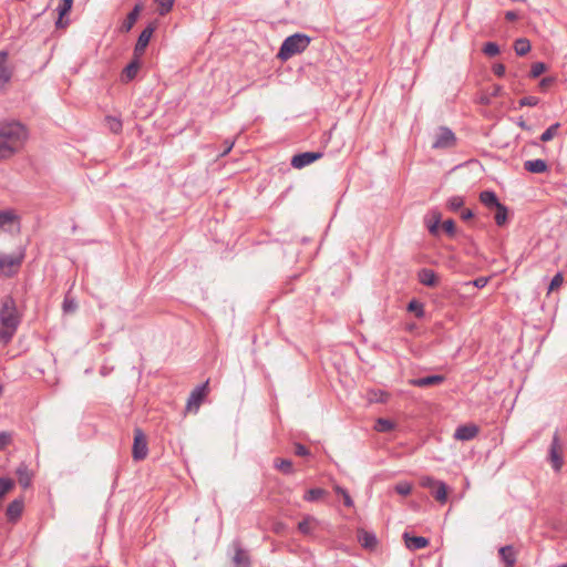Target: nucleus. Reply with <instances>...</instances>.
I'll list each match as a JSON object with an SVG mask.
<instances>
[{
    "label": "nucleus",
    "instance_id": "27",
    "mask_svg": "<svg viewBox=\"0 0 567 567\" xmlns=\"http://www.w3.org/2000/svg\"><path fill=\"white\" fill-rule=\"evenodd\" d=\"M514 50L517 55L523 56L530 51V43L525 38H519L514 43Z\"/></svg>",
    "mask_w": 567,
    "mask_h": 567
},
{
    "label": "nucleus",
    "instance_id": "59",
    "mask_svg": "<svg viewBox=\"0 0 567 567\" xmlns=\"http://www.w3.org/2000/svg\"><path fill=\"white\" fill-rule=\"evenodd\" d=\"M502 90H503V89H502V86H499V85H495V86H494V89H493L492 95H493V96H498V95H501Z\"/></svg>",
    "mask_w": 567,
    "mask_h": 567
},
{
    "label": "nucleus",
    "instance_id": "48",
    "mask_svg": "<svg viewBox=\"0 0 567 567\" xmlns=\"http://www.w3.org/2000/svg\"><path fill=\"white\" fill-rule=\"evenodd\" d=\"M440 481L434 480L431 476H424L421 478V485L425 488L433 489Z\"/></svg>",
    "mask_w": 567,
    "mask_h": 567
},
{
    "label": "nucleus",
    "instance_id": "56",
    "mask_svg": "<svg viewBox=\"0 0 567 567\" xmlns=\"http://www.w3.org/2000/svg\"><path fill=\"white\" fill-rule=\"evenodd\" d=\"M234 144H235L234 141L226 140L225 141V150L223 151L221 156H225L226 154H228L231 151Z\"/></svg>",
    "mask_w": 567,
    "mask_h": 567
},
{
    "label": "nucleus",
    "instance_id": "37",
    "mask_svg": "<svg viewBox=\"0 0 567 567\" xmlns=\"http://www.w3.org/2000/svg\"><path fill=\"white\" fill-rule=\"evenodd\" d=\"M13 441L12 432L2 431L0 432V451H3Z\"/></svg>",
    "mask_w": 567,
    "mask_h": 567
},
{
    "label": "nucleus",
    "instance_id": "7",
    "mask_svg": "<svg viewBox=\"0 0 567 567\" xmlns=\"http://www.w3.org/2000/svg\"><path fill=\"white\" fill-rule=\"evenodd\" d=\"M207 392H208V380L205 383H203L202 385L196 386L192 391V393L187 400V405H186L187 410L190 412H197L204 398L206 396Z\"/></svg>",
    "mask_w": 567,
    "mask_h": 567
},
{
    "label": "nucleus",
    "instance_id": "8",
    "mask_svg": "<svg viewBox=\"0 0 567 567\" xmlns=\"http://www.w3.org/2000/svg\"><path fill=\"white\" fill-rule=\"evenodd\" d=\"M549 461L555 471H560L563 467V447L560 444V440L558 433L554 434L550 447H549Z\"/></svg>",
    "mask_w": 567,
    "mask_h": 567
},
{
    "label": "nucleus",
    "instance_id": "26",
    "mask_svg": "<svg viewBox=\"0 0 567 567\" xmlns=\"http://www.w3.org/2000/svg\"><path fill=\"white\" fill-rule=\"evenodd\" d=\"M16 218L12 210H0V231L4 230L7 226H11Z\"/></svg>",
    "mask_w": 567,
    "mask_h": 567
},
{
    "label": "nucleus",
    "instance_id": "4",
    "mask_svg": "<svg viewBox=\"0 0 567 567\" xmlns=\"http://www.w3.org/2000/svg\"><path fill=\"white\" fill-rule=\"evenodd\" d=\"M24 258V251L21 249L12 255L0 254V271L7 276H11L16 268L20 267Z\"/></svg>",
    "mask_w": 567,
    "mask_h": 567
},
{
    "label": "nucleus",
    "instance_id": "41",
    "mask_svg": "<svg viewBox=\"0 0 567 567\" xmlns=\"http://www.w3.org/2000/svg\"><path fill=\"white\" fill-rule=\"evenodd\" d=\"M546 64L543 63V62H535L533 65H532V69H530V76L533 79H536L538 78L539 75H542L545 71H546Z\"/></svg>",
    "mask_w": 567,
    "mask_h": 567
},
{
    "label": "nucleus",
    "instance_id": "29",
    "mask_svg": "<svg viewBox=\"0 0 567 567\" xmlns=\"http://www.w3.org/2000/svg\"><path fill=\"white\" fill-rule=\"evenodd\" d=\"M18 477H19V483L23 486V487H28L30 485V475H29V471H28V467L27 465L24 464H21L17 471H16Z\"/></svg>",
    "mask_w": 567,
    "mask_h": 567
},
{
    "label": "nucleus",
    "instance_id": "39",
    "mask_svg": "<svg viewBox=\"0 0 567 567\" xmlns=\"http://www.w3.org/2000/svg\"><path fill=\"white\" fill-rule=\"evenodd\" d=\"M408 310L414 312L417 318H422L424 316L423 305L416 300L410 301Z\"/></svg>",
    "mask_w": 567,
    "mask_h": 567
},
{
    "label": "nucleus",
    "instance_id": "3",
    "mask_svg": "<svg viewBox=\"0 0 567 567\" xmlns=\"http://www.w3.org/2000/svg\"><path fill=\"white\" fill-rule=\"evenodd\" d=\"M310 44V38L306 34L296 33L285 39L282 42L278 58L288 60L292 55L303 52Z\"/></svg>",
    "mask_w": 567,
    "mask_h": 567
},
{
    "label": "nucleus",
    "instance_id": "2",
    "mask_svg": "<svg viewBox=\"0 0 567 567\" xmlns=\"http://www.w3.org/2000/svg\"><path fill=\"white\" fill-rule=\"evenodd\" d=\"M20 324L16 301L7 296L0 305V344L7 346L14 337Z\"/></svg>",
    "mask_w": 567,
    "mask_h": 567
},
{
    "label": "nucleus",
    "instance_id": "35",
    "mask_svg": "<svg viewBox=\"0 0 567 567\" xmlns=\"http://www.w3.org/2000/svg\"><path fill=\"white\" fill-rule=\"evenodd\" d=\"M560 124L559 123H555L553 125H550L542 135H540V141L542 142H549L550 140H553L556 135H557V132H558V128H559Z\"/></svg>",
    "mask_w": 567,
    "mask_h": 567
},
{
    "label": "nucleus",
    "instance_id": "9",
    "mask_svg": "<svg viewBox=\"0 0 567 567\" xmlns=\"http://www.w3.org/2000/svg\"><path fill=\"white\" fill-rule=\"evenodd\" d=\"M455 135L447 127H440L432 144L433 148H450L455 144Z\"/></svg>",
    "mask_w": 567,
    "mask_h": 567
},
{
    "label": "nucleus",
    "instance_id": "45",
    "mask_svg": "<svg viewBox=\"0 0 567 567\" xmlns=\"http://www.w3.org/2000/svg\"><path fill=\"white\" fill-rule=\"evenodd\" d=\"M388 399H389V394L383 391L371 392L370 396H369V400L372 402H386Z\"/></svg>",
    "mask_w": 567,
    "mask_h": 567
},
{
    "label": "nucleus",
    "instance_id": "19",
    "mask_svg": "<svg viewBox=\"0 0 567 567\" xmlns=\"http://www.w3.org/2000/svg\"><path fill=\"white\" fill-rule=\"evenodd\" d=\"M499 556L502 560L505 563L506 567H514L516 563V553L513 546L507 545L499 548Z\"/></svg>",
    "mask_w": 567,
    "mask_h": 567
},
{
    "label": "nucleus",
    "instance_id": "57",
    "mask_svg": "<svg viewBox=\"0 0 567 567\" xmlns=\"http://www.w3.org/2000/svg\"><path fill=\"white\" fill-rule=\"evenodd\" d=\"M553 82V79L551 78H544L540 83H539V86L544 90L546 89L547 86H549Z\"/></svg>",
    "mask_w": 567,
    "mask_h": 567
},
{
    "label": "nucleus",
    "instance_id": "49",
    "mask_svg": "<svg viewBox=\"0 0 567 567\" xmlns=\"http://www.w3.org/2000/svg\"><path fill=\"white\" fill-rule=\"evenodd\" d=\"M563 281H564L563 275L560 272L556 274L550 281L549 291H553V290L559 288L563 285Z\"/></svg>",
    "mask_w": 567,
    "mask_h": 567
},
{
    "label": "nucleus",
    "instance_id": "46",
    "mask_svg": "<svg viewBox=\"0 0 567 567\" xmlns=\"http://www.w3.org/2000/svg\"><path fill=\"white\" fill-rule=\"evenodd\" d=\"M539 103V99L536 96H525L519 100V106H536Z\"/></svg>",
    "mask_w": 567,
    "mask_h": 567
},
{
    "label": "nucleus",
    "instance_id": "11",
    "mask_svg": "<svg viewBox=\"0 0 567 567\" xmlns=\"http://www.w3.org/2000/svg\"><path fill=\"white\" fill-rule=\"evenodd\" d=\"M155 31V27L153 25H147L140 34L138 39H137V42H136V45L134 48V54L136 56L141 55L144 53L146 47L150 43V40L153 35Z\"/></svg>",
    "mask_w": 567,
    "mask_h": 567
},
{
    "label": "nucleus",
    "instance_id": "28",
    "mask_svg": "<svg viewBox=\"0 0 567 567\" xmlns=\"http://www.w3.org/2000/svg\"><path fill=\"white\" fill-rule=\"evenodd\" d=\"M233 560L237 567H248L249 566L248 554L241 548H237Z\"/></svg>",
    "mask_w": 567,
    "mask_h": 567
},
{
    "label": "nucleus",
    "instance_id": "25",
    "mask_svg": "<svg viewBox=\"0 0 567 567\" xmlns=\"http://www.w3.org/2000/svg\"><path fill=\"white\" fill-rule=\"evenodd\" d=\"M434 498L440 503H445L447 499V486L443 482H439L436 486L431 491Z\"/></svg>",
    "mask_w": 567,
    "mask_h": 567
},
{
    "label": "nucleus",
    "instance_id": "36",
    "mask_svg": "<svg viewBox=\"0 0 567 567\" xmlns=\"http://www.w3.org/2000/svg\"><path fill=\"white\" fill-rule=\"evenodd\" d=\"M464 199L462 196H452L447 199L446 206L452 212H457L462 208Z\"/></svg>",
    "mask_w": 567,
    "mask_h": 567
},
{
    "label": "nucleus",
    "instance_id": "51",
    "mask_svg": "<svg viewBox=\"0 0 567 567\" xmlns=\"http://www.w3.org/2000/svg\"><path fill=\"white\" fill-rule=\"evenodd\" d=\"M443 229L450 235L453 236L455 234V223L452 219H447L442 225Z\"/></svg>",
    "mask_w": 567,
    "mask_h": 567
},
{
    "label": "nucleus",
    "instance_id": "24",
    "mask_svg": "<svg viewBox=\"0 0 567 567\" xmlns=\"http://www.w3.org/2000/svg\"><path fill=\"white\" fill-rule=\"evenodd\" d=\"M480 200L488 208H496L501 205L494 192L484 190L480 194Z\"/></svg>",
    "mask_w": 567,
    "mask_h": 567
},
{
    "label": "nucleus",
    "instance_id": "13",
    "mask_svg": "<svg viewBox=\"0 0 567 567\" xmlns=\"http://www.w3.org/2000/svg\"><path fill=\"white\" fill-rule=\"evenodd\" d=\"M442 215L437 209H432L424 218V223L431 235L437 236L440 230Z\"/></svg>",
    "mask_w": 567,
    "mask_h": 567
},
{
    "label": "nucleus",
    "instance_id": "20",
    "mask_svg": "<svg viewBox=\"0 0 567 567\" xmlns=\"http://www.w3.org/2000/svg\"><path fill=\"white\" fill-rule=\"evenodd\" d=\"M358 540L362 547L368 549H373L377 545V537L374 534L363 529L358 532Z\"/></svg>",
    "mask_w": 567,
    "mask_h": 567
},
{
    "label": "nucleus",
    "instance_id": "53",
    "mask_svg": "<svg viewBox=\"0 0 567 567\" xmlns=\"http://www.w3.org/2000/svg\"><path fill=\"white\" fill-rule=\"evenodd\" d=\"M505 71H506L505 65H504V64H502V63L495 64V65L493 66V72H494V74H495V75H497V76H499V78H502V76H504V75H505Z\"/></svg>",
    "mask_w": 567,
    "mask_h": 567
},
{
    "label": "nucleus",
    "instance_id": "58",
    "mask_svg": "<svg viewBox=\"0 0 567 567\" xmlns=\"http://www.w3.org/2000/svg\"><path fill=\"white\" fill-rule=\"evenodd\" d=\"M505 17L507 20H511V21L517 19V14L514 11L506 12Z\"/></svg>",
    "mask_w": 567,
    "mask_h": 567
},
{
    "label": "nucleus",
    "instance_id": "31",
    "mask_svg": "<svg viewBox=\"0 0 567 567\" xmlns=\"http://www.w3.org/2000/svg\"><path fill=\"white\" fill-rule=\"evenodd\" d=\"M394 429V423L388 419H378L374 425V430L381 433L390 432Z\"/></svg>",
    "mask_w": 567,
    "mask_h": 567
},
{
    "label": "nucleus",
    "instance_id": "50",
    "mask_svg": "<svg viewBox=\"0 0 567 567\" xmlns=\"http://www.w3.org/2000/svg\"><path fill=\"white\" fill-rule=\"evenodd\" d=\"M78 305L73 299H69L68 297L63 301V310L65 312H73L75 311Z\"/></svg>",
    "mask_w": 567,
    "mask_h": 567
},
{
    "label": "nucleus",
    "instance_id": "15",
    "mask_svg": "<svg viewBox=\"0 0 567 567\" xmlns=\"http://www.w3.org/2000/svg\"><path fill=\"white\" fill-rule=\"evenodd\" d=\"M403 538L405 546L410 550L422 549L429 545V539L422 536H411L409 533H404Z\"/></svg>",
    "mask_w": 567,
    "mask_h": 567
},
{
    "label": "nucleus",
    "instance_id": "1",
    "mask_svg": "<svg viewBox=\"0 0 567 567\" xmlns=\"http://www.w3.org/2000/svg\"><path fill=\"white\" fill-rule=\"evenodd\" d=\"M27 137V128L21 123H0V161L16 154L23 146Z\"/></svg>",
    "mask_w": 567,
    "mask_h": 567
},
{
    "label": "nucleus",
    "instance_id": "10",
    "mask_svg": "<svg viewBox=\"0 0 567 567\" xmlns=\"http://www.w3.org/2000/svg\"><path fill=\"white\" fill-rule=\"evenodd\" d=\"M322 156L320 152H305L295 155L291 158V166L295 168H303Z\"/></svg>",
    "mask_w": 567,
    "mask_h": 567
},
{
    "label": "nucleus",
    "instance_id": "6",
    "mask_svg": "<svg viewBox=\"0 0 567 567\" xmlns=\"http://www.w3.org/2000/svg\"><path fill=\"white\" fill-rule=\"evenodd\" d=\"M14 69L9 64V53L0 51V92L6 89L12 79Z\"/></svg>",
    "mask_w": 567,
    "mask_h": 567
},
{
    "label": "nucleus",
    "instance_id": "5",
    "mask_svg": "<svg viewBox=\"0 0 567 567\" xmlns=\"http://www.w3.org/2000/svg\"><path fill=\"white\" fill-rule=\"evenodd\" d=\"M147 454L148 446L146 436L141 429H135L132 456L135 461H142L147 456Z\"/></svg>",
    "mask_w": 567,
    "mask_h": 567
},
{
    "label": "nucleus",
    "instance_id": "12",
    "mask_svg": "<svg viewBox=\"0 0 567 567\" xmlns=\"http://www.w3.org/2000/svg\"><path fill=\"white\" fill-rule=\"evenodd\" d=\"M478 426L475 424L460 425L454 432V439L457 441H470L478 434Z\"/></svg>",
    "mask_w": 567,
    "mask_h": 567
},
{
    "label": "nucleus",
    "instance_id": "21",
    "mask_svg": "<svg viewBox=\"0 0 567 567\" xmlns=\"http://www.w3.org/2000/svg\"><path fill=\"white\" fill-rule=\"evenodd\" d=\"M524 167L529 173L540 174L545 173L548 168L547 163L544 159H532L526 161Z\"/></svg>",
    "mask_w": 567,
    "mask_h": 567
},
{
    "label": "nucleus",
    "instance_id": "14",
    "mask_svg": "<svg viewBox=\"0 0 567 567\" xmlns=\"http://www.w3.org/2000/svg\"><path fill=\"white\" fill-rule=\"evenodd\" d=\"M444 381L443 375H427L423 378L412 379L409 381L411 385L419 386V388H426L432 385L441 384Z\"/></svg>",
    "mask_w": 567,
    "mask_h": 567
},
{
    "label": "nucleus",
    "instance_id": "30",
    "mask_svg": "<svg viewBox=\"0 0 567 567\" xmlns=\"http://www.w3.org/2000/svg\"><path fill=\"white\" fill-rule=\"evenodd\" d=\"M327 492L322 488H310L306 492L303 499L307 502H317L322 498Z\"/></svg>",
    "mask_w": 567,
    "mask_h": 567
},
{
    "label": "nucleus",
    "instance_id": "43",
    "mask_svg": "<svg viewBox=\"0 0 567 567\" xmlns=\"http://www.w3.org/2000/svg\"><path fill=\"white\" fill-rule=\"evenodd\" d=\"M395 492L400 495H409L412 491V485L408 482H400L394 487Z\"/></svg>",
    "mask_w": 567,
    "mask_h": 567
},
{
    "label": "nucleus",
    "instance_id": "18",
    "mask_svg": "<svg viewBox=\"0 0 567 567\" xmlns=\"http://www.w3.org/2000/svg\"><path fill=\"white\" fill-rule=\"evenodd\" d=\"M141 10H142V6L141 4H135V7L126 16L125 20L123 21V23H122V25L120 28L122 32H128L133 28V25L137 21V18H138V16L141 13Z\"/></svg>",
    "mask_w": 567,
    "mask_h": 567
},
{
    "label": "nucleus",
    "instance_id": "52",
    "mask_svg": "<svg viewBox=\"0 0 567 567\" xmlns=\"http://www.w3.org/2000/svg\"><path fill=\"white\" fill-rule=\"evenodd\" d=\"M295 453L298 455V456H307L309 455V450L300 444V443H296L295 444Z\"/></svg>",
    "mask_w": 567,
    "mask_h": 567
},
{
    "label": "nucleus",
    "instance_id": "17",
    "mask_svg": "<svg viewBox=\"0 0 567 567\" xmlns=\"http://www.w3.org/2000/svg\"><path fill=\"white\" fill-rule=\"evenodd\" d=\"M22 511L23 501L14 499L8 505L6 515L10 522H17L20 518Z\"/></svg>",
    "mask_w": 567,
    "mask_h": 567
},
{
    "label": "nucleus",
    "instance_id": "60",
    "mask_svg": "<svg viewBox=\"0 0 567 567\" xmlns=\"http://www.w3.org/2000/svg\"><path fill=\"white\" fill-rule=\"evenodd\" d=\"M517 124H518V126H519V127H522V128H524V130H527V128H528L527 124H526V123H525V121H524V120H522V118L518 121V123H517Z\"/></svg>",
    "mask_w": 567,
    "mask_h": 567
},
{
    "label": "nucleus",
    "instance_id": "38",
    "mask_svg": "<svg viewBox=\"0 0 567 567\" xmlns=\"http://www.w3.org/2000/svg\"><path fill=\"white\" fill-rule=\"evenodd\" d=\"M14 483L10 478L0 477V499L13 487Z\"/></svg>",
    "mask_w": 567,
    "mask_h": 567
},
{
    "label": "nucleus",
    "instance_id": "61",
    "mask_svg": "<svg viewBox=\"0 0 567 567\" xmlns=\"http://www.w3.org/2000/svg\"><path fill=\"white\" fill-rule=\"evenodd\" d=\"M483 102L489 103V100L488 99H483Z\"/></svg>",
    "mask_w": 567,
    "mask_h": 567
},
{
    "label": "nucleus",
    "instance_id": "32",
    "mask_svg": "<svg viewBox=\"0 0 567 567\" xmlns=\"http://www.w3.org/2000/svg\"><path fill=\"white\" fill-rule=\"evenodd\" d=\"M105 124L112 133H120L122 131V121L115 116H106Z\"/></svg>",
    "mask_w": 567,
    "mask_h": 567
},
{
    "label": "nucleus",
    "instance_id": "44",
    "mask_svg": "<svg viewBox=\"0 0 567 567\" xmlns=\"http://www.w3.org/2000/svg\"><path fill=\"white\" fill-rule=\"evenodd\" d=\"M174 1L175 0H156L159 7V14L164 16L167 13L172 9Z\"/></svg>",
    "mask_w": 567,
    "mask_h": 567
},
{
    "label": "nucleus",
    "instance_id": "23",
    "mask_svg": "<svg viewBox=\"0 0 567 567\" xmlns=\"http://www.w3.org/2000/svg\"><path fill=\"white\" fill-rule=\"evenodd\" d=\"M138 69H140L138 61H136V60L132 61L123 70L122 75H121V80L123 82L132 81L136 76V74L138 72Z\"/></svg>",
    "mask_w": 567,
    "mask_h": 567
},
{
    "label": "nucleus",
    "instance_id": "40",
    "mask_svg": "<svg viewBox=\"0 0 567 567\" xmlns=\"http://www.w3.org/2000/svg\"><path fill=\"white\" fill-rule=\"evenodd\" d=\"M334 491L336 493L340 494L343 498V503L347 507H352L353 506V501L351 498V496L349 495V493L341 486L339 485H336L334 486Z\"/></svg>",
    "mask_w": 567,
    "mask_h": 567
},
{
    "label": "nucleus",
    "instance_id": "47",
    "mask_svg": "<svg viewBox=\"0 0 567 567\" xmlns=\"http://www.w3.org/2000/svg\"><path fill=\"white\" fill-rule=\"evenodd\" d=\"M72 3L73 0H63V2L59 6L60 20L71 10Z\"/></svg>",
    "mask_w": 567,
    "mask_h": 567
},
{
    "label": "nucleus",
    "instance_id": "33",
    "mask_svg": "<svg viewBox=\"0 0 567 567\" xmlns=\"http://www.w3.org/2000/svg\"><path fill=\"white\" fill-rule=\"evenodd\" d=\"M275 467L282 472L284 474L293 473V466L291 461L285 458H278L275 461Z\"/></svg>",
    "mask_w": 567,
    "mask_h": 567
},
{
    "label": "nucleus",
    "instance_id": "54",
    "mask_svg": "<svg viewBox=\"0 0 567 567\" xmlns=\"http://www.w3.org/2000/svg\"><path fill=\"white\" fill-rule=\"evenodd\" d=\"M488 279L486 277H478L473 281V285L477 288H483L486 286Z\"/></svg>",
    "mask_w": 567,
    "mask_h": 567
},
{
    "label": "nucleus",
    "instance_id": "62",
    "mask_svg": "<svg viewBox=\"0 0 567 567\" xmlns=\"http://www.w3.org/2000/svg\"><path fill=\"white\" fill-rule=\"evenodd\" d=\"M558 567H567V565L565 564V565H560V566H558Z\"/></svg>",
    "mask_w": 567,
    "mask_h": 567
},
{
    "label": "nucleus",
    "instance_id": "55",
    "mask_svg": "<svg viewBox=\"0 0 567 567\" xmlns=\"http://www.w3.org/2000/svg\"><path fill=\"white\" fill-rule=\"evenodd\" d=\"M473 216H474L473 212L471 209H468V208L463 209L461 212V218L463 220H468V219L473 218Z\"/></svg>",
    "mask_w": 567,
    "mask_h": 567
},
{
    "label": "nucleus",
    "instance_id": "22",
    "mask_svg": "<svg viewBox=\"0 0 567 567\" xmlns=\"http://www.w3.org/2000/svg\"><path fill=\"white\" fill-rule=\"evenodd\" d=\"M419 280L424 286L434 287L437 284V277L431 269L424 268L419 271Z\"/></svg>",
    "mask_w": 567,
    "mask_h": 567
},
{
    "label": "nucleus",
    "instance_id": "34",
    "mask_svg": "<svg viewBox=\"0 0 567 567\" xmlns=\"http://www.w3.org/2000/svg\"><path fill=\"white\" fill-rule=\"evenodd\" d=\"M495 209H496V213H495V216H494L495 223L498 226H502L507 220V208L503 204H501Z\"/></svg>",
    "mask_w": 567,
    "mask_h": 567
},
{
    "label": "nucleus",
    "instance_id": "42",
    "mask_svg": "<svg viewBox=\"0 0 567 567\" xmlns=\"http://www.w3.org/2000/svg\"><path fill=\"white\" fill-rule=\"evenodd\" d=\"M483 52L488 56H495L499 53V47L495 42H487L483 48Z\"/></svg>",
    "mask_w": 567,
    "mask_h": 567
},
{
    "label": "nucleus",
    "instance_id": "16",
    "mask_svg": "<svg viewBox=\"0 0 567 567\" xmlns=\"http://www.w3.org/2000/svg\"><path fill=\"white\" fill-rule=\"evenodd\" d=\"M318 525L319 520L316 517L306 515L303 519L298 524V530L306 536H311Z\"/></svg>",
    "mask_w": 567,
    "mask_h": 567
}]
</instances>
